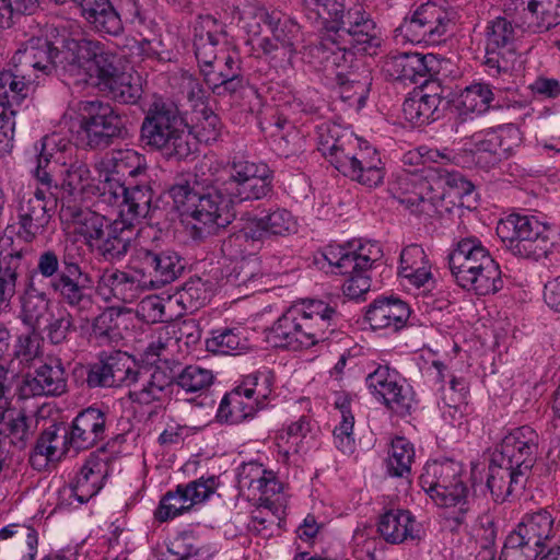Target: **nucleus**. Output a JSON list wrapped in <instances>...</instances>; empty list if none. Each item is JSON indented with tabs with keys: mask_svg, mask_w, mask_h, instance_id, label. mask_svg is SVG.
<instances>
[{
	"mask_svg": "<svg viewBox=\"0 0 560 560\" xmlns=\"http://www.w3.org/2000/svg\"><path fill=\"white\" fill-rule=\"evenodd\" d=\"M60 220L69 225H74V231L89 242L101 241L110 225L105 217L89 209H83L75 203L62 202L59 211Z\"/></svg>",
	"mask_w": 560,
	"mask_h": 560,
	"instance_id": "72a5a7b5",
	"label": "nucleus"
},
{
	"mask_svg": "<svg viewBox=\"0 0 560 560\" xmlns=\"http://www.w3.org/2000/svg\"><path fill=\"white\" fill-rule=\"evenodd\" d=\"M323 255L335 268V273L348 276L342 284L343 294L351 300H358L370 290L371 278L368 273L382 258L383 252L377 243L366 242L358 245L350 243L347 246L329 245Z\"/></svg>",
	"mask_w": 560,
	"mask_h": 560,
	"instance_id": "423d86ee",
	"label": "nucleus"
},
{
	"mask_svg": "<svg viewBox=\"0 0 560 560\" xmlns=\"http://www.w3.org/2000/svg\"><path fill=\"white\" fill-rule=\"evenodd\" d=\"M57 184L36 183L35 190L19 198L16 205L18 235L32 243L47 228L57 207Z\"/></svg>",
	"mask_w": 560,
	"mask_h": 560,
	"instance_id": "ddd939ff",
	"label": "nucleus"
},
{
	"mask_svg": "<svg viewBox=\"0 0 560 560\" xmlns=\"http://www.w3.org/2000/svg\"><path fill=\"white\" fill-rule=\"evenodd\" d=\"M138 364L126 352L115 351L91 365L86 383L90 387L128 386Z\"/></svg>",
	"mask_w": 560,
	"mask_h": 560,
	"instance_id": "aec40b11",
	"label": "nucleus"
},
{
	"mask_svg": "<svg viewBox=\"0 0 560 560\" xmlns=\"http://www.w3.org/2000/svg\"><path fill=\"white\" fill-rule=\"evenodd\" d=\"M101 89L107 91L112 98L124 104L136 103L140 97L139 85L131 83L130 75L122 71L105 81Z\"/></svg>",
	"mask_w": 560,
	"mask_h": 560,
	"instance_id": "e2e57ef3",
	"label": "nucleus"
},
{
	"mask_svg": "<svg viewBox=\"0 0 560 560\" xmlns=\"http://www.w3.org/2000/svg\"><path fill=\"white\" fill-rule=\"evenodd\" d=\"M529 476L504 466L502 462L492 458L489 465L487 487L495 502H504L509 497L524 490Z\"/></svg>",
	"mask_w": 560,
	"mask_h": 560,
	"instance_id": "4c0bfd02",
	"label": "nucleus"
},
{
	"mask_svg": "<svg viewBox=\"0 0 560 560\" xmlns=\"http://www.w3.org/2000/svg\"><path fill=\"white\" fill-rule=\"evenodd\" d=\"M377 530L389 544H404L420 539L421 525L408 510H388L380 516Z\"/></svg>",
	"mask_w": 560,
	"mask_h": 560,
	"instance_id": "473e14b6",
	"label": "nucleus"
},
{
	"mask_svg": "<svg viewBox=\"0 0 560 560\" xmlns=\"http://www.w3.org/2000/svg\"><path fill=\"white\" fill-rule=\"evenodd\" d=\"M81 15L98 33L117 36L124 31L120 15L110 0H72Z\"/></svg>",
	"mask_w": 560,
	"mask_h": 560,
	"instance_id": "58836bf2",
	"label": "nucleus"
},
{
	"mask_svg": "<svg viewBox=\"0 0 560 560\" xmlns=\"http://www.w3.org/2000/svg\"><path fill=\"white\" fill-rule=\"evenodd\" d=\"M522 143L521 130L513 124L498 127L486 132L485 138L477 142V149L481 152L493 154L494 159L509 158Z\"/></svg>",
	"mask_w": 560,
	"mask_h": 560,
	"instance_id": "37998d69",
	"label": "nucleus"
},
{
	"mask_svg": "<svg viewBox=\"0 0 560 560\" xmlns=\"http://www.w3.org/2000/svg\"><path fill=\"white\" fill-rule=\"evenodd\" d=\"M80 126L77 141L90 149H104L121 136L124 121L109 103L91 100L79 104Z\"/></svg>",
	"mask_w": 560,
	"mask_h": 560,
	"instance_id": "f8f14e48",
	"label": "nucleus"
},
{
	"mask_svg": "<svg viewBox=\"0 0 560 560\" xmlns=\"http://www.w3.org/2000/svg\"><path fill=\"white\" fill-rule=\"evenodd\" d=\"M191 508L183 485H178L174 491H168L162 497L154 516L160 522H166L189 511Z\"/></svg>",
	"mask_w": 560,
	"mask_h": 560,
	"instance_id": "680f3d73",
	"label": "nucleus"
},
{
	"mask_svg": "<svg viewBox=\"0 0 560 560\" xmlns=\"http://www.w3.org/2000/svg\"><path fill=\"white\" fill-rule=\"evenodd\" d=\"M423 44H440L453 32L455 13L434 3L423 4Z\"/></svg>",
	"mask_w": 560,
	"mask_h": 560,
	"instance_id": "49530a36",
	"label": "nucleus"
},
{
	"mask_svg": "<svg viewBox=\"0 0 560 560\" xmlns=\"http://www.w3.org/2000/svg\"><path fill=\"white\" fill-rule=\"evenodd\" d=\"M214 171L218 173V167ZM272 179L267 164L247 160H234L215 177L233 206L267 197L272 190Z\"/></svg>",
	"mask_w": 560,
	"mask_h": 560,
	"instance_id": "9b49d317",
	"label": "nucleus"
},
{
	"mask_svg": "<svg viewBox=\"0 0 560 560\" xmlns=\"http://www.w3.org/2000/svg\"><path fill=\"white\" fill-rule=\"evenodd\" d=\"M497 234L505 247L521 258L538 260L553 246L550 229L534 215L510 214L499 222Z\"/></svg>",
	"mask_w": 560,
	"mask_h": 560,
	"instance_id": "6e6552de",
	"label": "nucleus"
},
{
	"mask_svg": "<svg viewBox=\"0 0 560 560\" xmlns=\"http://www.w3.org/2000/svg\"><path fill=\"white\" fill-rule=\"evenodd\" d=\"M133 235V226L117 218L110 223L104 237L95 244V248L105 260H121L131 247Z\"/></svg>",
	"mask_w": 560,
	"mask_h": 560,
	"instance_id": "ea45409f",
	"label": "nucleus"
},
{
	"mask_svg": "<svg viewBox=\"0 0 560 560\" xmlns=\"http://www.w3.org/2000/svg\"><path fill=\"white\" fill-rule=\"evenodd\" d=\"M410 182H412V178L408 174L399 177L398 185L401 190L398 197L399 201L410 209L412 213L430 215L433 211V203L431 200L424 198L421 191L410 190Z\"/></svg>",
	"mask_w": 560,
	"mask_h": 560,
	"instance_id": "338daca9",
	"label": "nucleus"
},
{
	"mask_svg": "<svg viewBox=\"0 0 560 560\" xmlns=\"http://www.w3.org/2000/svg\"><path fill=\"white\" fill-rule=\"evenodd\" d=\"M557 530L553 516L541 509L526 514L512 534L544 552Z\"/></svg>",
	"mask_w": 560,
	"mask_h": 560,
	"instance_id": "c9c22d12",
	"label": "nucleus"
},
{
	"mask_svg": "<svg viewBox=\"0 0 560 560\" xmlns=\"http://www.w3.org/2000/svg\"><path fill=\"white\" fill-rule=\"evenodd\" d=\"M468 275L469 278L462 277L456 283L477 295L495 293L503 288L500 267L492 257L487 258L482 266L476 267Z\"/></svg>",
	"mask_w": 560,
	"mask_h": 560,
	"instance_id": "79ce46f5",
	"label": "nucleus"
},
{
	"mask_svg": "<svg viewBox=\"0 0 560 560\" xmlns=\"http://www.w3.org/2000/svg\"><path fill=\"white\" fill-rule=\"evenodd\" d=\"M436 67L438 60L431 54L394 52L384 60L383 71L393 80L418 83L419 78L435 73Z\"/></svg>",
	"mask_w": 560,
	"mask_h": 560,
	"instance_id": "bb28decb",
	"label": "nucleus"
},
{
	"mask_svg": "<svg viewBox=\"0 0 560 560\" xmlns=\"http://www.w3.org/2000/svg\"><path fill=\"white\" fill-rule=\"evenodd\" d=\"M266 275L261 271L260 261L256 257L244 258L240 260L228 276V282L238 288L244 287L248 292L265 290L264 278Z\"/></svg>",
	"mask_w": 560,
	"mask_h": 560,
	"instance_id": "09e8293b",
	"label": "nucleus"
},
{
	"mask_svg": "<svg viewBox=\"0 0 560 560\" xmlns=\"http://www.w3.org/2000/svg\"><path fill=\"white\" fill-rule=\"evenodd\" d=\"M410 316L409 306L399 299H377L370 304L365 319L372 329H390L397 331L402 328Z\"/></svg>",
	"mask_w": 560,
	"mask_h": 560,
	"instance_id": "f704fd0d",
	"label": "nucleus"
},
{
	"mask_svg": "<svg viewBox=\"0 0 560 560\" xmlns=\"http://www.w3.org/2000/svg\"><path fill=\"white\" fill-rule=\"evenodd\" d=\"M25 250H12L2 256L0 252V306H8L15 293L16 280Z\"/></svg>",
	"mask_w": 560,
	"mask_h": 560,
	"instance_id": "8fccbe9b",
	"label": "nucleus"
},
{
	"mask_svg": "<svg viewBox=\"0 0 560 560\" xmlns=\"http://www.w3.org/2000/svg\"><path fill=\"white\" fill-rule=\"evenodd\" d=\"M319 151L343 176L363 186H380L385 177L384 163L375 148L352 131L334 125L320 135Z\"/></svg>",
	"mask_w": 560,
	"mask_h": 560,
	"instance_id": "f03ea898",
	"label": "nucleus"
},
{
	"mask_svg": "<svg viewBox=\"0 0 560 560\" xmlns=\"http://www.w3.org/2000/svg\"><path fill=\"white\" fill-rule=\"evenodd\" d=\"M88 78H97V85L101 88L108 79L120 72L119 57L108 49L104 44L97 42V49H94Z\"/></svg>",
	"mask_w": 560,
	"mask_h": 560,
	"instance_id": "6e6d98bb",
	"label": "nucleus"
},
{
	"mask_svg": "<svg viewBox=\"0 0 560 560\" xmlns=\"http://www.w3.org/2000/svg\"><path fill=\"white\" fill-rule=\"evenodd\" d=\"M538 442L539 436L530 427L516 428L503 438L493 458L529 476L537 459Z\"/></svg>",
	"mask_w": 560,
	"mask_h": 560,
	"instance_id": "dca6fc26",
	"label": "nucleus"
},
{
	"mask_svg": "<svg viewBox=\"0 0 560 560\" xmlns=\"http://www.w3.org/2000/svg\"><path fill=\"white\" fill-rule=\"evenodd\" d=\"M521 26L527 34L546 33L560 24V0H518Z\"/></svg>",
	"mask_w": 560,
	"mask_h": 560,
	"instance_id": "c85d7f7f",
	"label": "nucleus"
},
{
	"mask_svg": "<svg viewBox=\"0 0 560 560\" xmlns=\"http://www.w3.org/2000/svg\"><path fill=\"white\" fill-rule=\"evenodd\" d=\"M96 290L106 302L132 303L147 290L138 272L106 268L98 276Z\"/></svg>",
	"mask_w": 560,
	"mask_h": 560,
	"instance_id": "5701e85b",
	"label": "nucleus"
},
{
	"mask_svg": "<svg viewBox=\"0 0 560 560\" xmlns=\"http://www.w3.org/2000/svg\"><path fill=\"white\" fill-rule=\"evenodd\" d=\"M326 39L327 33L323 32L319 42L311 49L312 55L317 58L326 69H346L350 67L354 57L352 49L355 48L359 51V45L347 39H341L340 37H338L337 40L335 39L334 43L329 42V44Z\"/></svg>",
	"mask_w": 560,
	"mask_h": 560,
	"instance_id": "a19ab883",
	"label": "nucleus"
},
{
	"mask_svg": "<svg viewBox=\"0 0 560 560\" xmlns=\"http://www.w3.org/2000/svg\"><path fill=\"white\" fill-rule=\"evenodd\" d=\"M141 138L167 159H186L197 145L177 106L162 97H154L150 104L142 121Z\"/></svg>",
	"mask_w": 560,
	"mask_h": 560,
	"instance_id": "39448f33",
	"label": "nucleus"
},
{
	"mask_svg": "<svg viewBox=\"0 0 560 560\" xmlns=\"http://www.w3.org/2000/svg\"><path fill=\"white\" fill-rule=\"evenodd\" d=\"M208 162H201L196 166L195 184L201 191L194 207H190V214L196 222L213 233L217 229L225 228L235 217L233 205L222 189L221 183L215 182L217 173Z\"/></svg>",
	"mask_w": 560,
	"mask_h": 560,
	"instance_id": "9d476101",
	"label": "nucleus"
},
{
	"mask_svg": "<svg viewBox=\"0 0 560 560\" xmlns=\"http://www.w3.org/2000/svg\"><path fill=\"white\" fill-rule=\"evenodd\" d=\"M541 553L542 551L511 533L505 539L499 560H536Z\"/></svg>",
	"mask_w": 560,
	"mask_h": 560,
	"instance_id": "774afa93",
	"label": "nucleus"
},
{
	"mask_svg": "<svg viewBox=\"0 0 560 560\" xmlns=\"http://www.w3.org/2000/svg\"><path fill=\"white\" fill-rule=\"evenodd\" d=\"M494 100L489 84L478 82L465 88L458 96V106L466 113L483 114Z\"/></svg>",
	"mask_w": 560,
	"mask_h": 560,
	"instance_id": "4d7b16f0",
	"label": "nucleus"
},
{
	"mask_svg": "<svg viewBox=\"0 0 560 560\" xmlns=\"http://www.w3.org/2000/svg\"><path fill=\"white\" fill-rule=\"evenodd\" d=\"M327 43L340 37L359 45V51L373 55L381 45L375 22L360 0H341L337 13L327 20L324 28Z\"/></svg>",
	"mask_w": 560,
	"mask_h": 560,
	"instance_id": "1a4fd4ad",
	"label": "nucleus"
},
{
	"mask_svg": "<svg viewBox=\"0 0 560 560\" xmlns=\"http://www.w3.org/2000/svg\"><path fill=\"white\" fill-rule=\"evenodd\" d=\"M335 405L341 413V421L334 430L335 444L342 453H352L354 417L350 410V400L346 396H340Z\"/></svg>",
	"mask_w": 560,
	"mask_h": 560,
	"instance_id": "bf43d9fd",
	"label": "nucleus"
},
{
	"mask_svg": "<svg viewBox=\"0 0 560 560\" xmlns=\"http://www.w3.org/2000/svg\"><path fill=\"white\" fill-rule=\"evenodd\" d=\"M275 374L269 369L259 370L247 375L238 386L246 398L253 399L260 408L272 392Z\"/></svg>",
	"mask_w": 560,
	"mask_h": 560,
	"instance_id": "13d9d810",
	"label": "nucleus"
},
{
	"mask_svg": "<svg viewBox=\"0 0 560 560\" xmlns=\"http://www.w3.org/2000/svg\"><path fill=\"white\" fill-rule=\"evenodd\" d=\"M242 392L237 386L222 398L217 412L220 422L240 423L253 417L260 408L253 399L246 398Z\"/></svg>",
	"mask_w": 560,
	"mask_h": 560,
	"instance_id": "de8ad7c7",
	"label": "nucleus"
},
{
	"mask_svg": "<svg viewBox=\"0 0 560 560\" xmlns=\"http://www.w3.org/2000/svg\"><path fill=\"white\" fill-rule=\"evenodd\" d=\"M491 255L489 250L482 245L479 238L469 236L462 238L457 242L456 247L448 255V265L455 281L462 277L469 278V271L482 262Z\"/></svg>",
	"mask_w": 560,
	"mask_h": 560,
	"instance_id": "e433bc0d",
	"label": "nucleus"
},
{
	"mask_svg": "<svg viewBox=\"0 0 560 560\" xmlns=\"http://www.w3.org/2000/svg\"><path fill=\"white\" fill-rule=\"evenodd\" d=\"M184 268L180 257L173 250L155 252L139 247L131 258V269L140 275L147 290L159 289L175 281Z\"/></svg>",
	"mask_w": 560,
	"mask_h": 560,
	"instance_id": "2eb2a0df",
	"label": "nucleus"
},
{
	"mask_svg": "<svg viewBox=\"0 0 560 560\" xmlns=\"http://www.w3.org/2000/svg\"><path fill=\"white\" fill-rule=\"evenodd\" d=\"M467 479L464 466L453 459L427 463L419 477L420 487L436 505L455 509L447 516V521L453 523L452 530L466 525L468 520L475 515Z\"/></svg>",
	"mask_w": 560,
	"mask_h": 560,
	"instance_id": "20e7f679",
	"label": "nucleus"
},
{
	"mask_svg": "<svg viewBox=\"0 0 560 560\" xmlns=\"http://www.w3.org/2000/svg\"><path fill=\"white\" fill-rule=\"evenodd\" d=\"M340 314L322 300H306L289 307L272 325L269 339L276 347L298 350L329 338Z\"/></svg>",
	"mask_w": 560,
	"mask_h": 560,
	"instance_id": "7ed1b4c3",
	"label": "nucleus"
},
{
	"mask_svg": "<svg viewBox=\"0 0 560 560\" xmlns=\"http://www.w3.org/2000/svg\"><path fill=\"white\" fill-rule=\"evenodd\" d=\"M176 382L186 393H202L213 383V373L199 365H188L178 374Z\"/></svg>",
	"mask_w": 560,
	"mask_h": 560,
	"instance_id": "0e129e2a",
	"label": "nucleus"
},
{
	"mask_svg": "<svg viewBox=\"0 0 560 560\" xmlns=\"http://www.w3.org/2000/svg\"><path fill=\"white\" fill-rule=\"evenodd\" d=\"M71 148L70 141L59 133L47 135L35 144L37 165L33 171L36 183L42 185L55 184L51 177V165L66 164V152Z\"/></svg>",
	"mask_w": 560,
	"mask_h": 560,
	"instance_id": "c756f323",
	"label": "nucleus"
},
{
	"mask_svg": "<svg viewBox=\"0 0 560 560\" xmlns=\"http://www.w3.org/2000/svg\"><path fill=\"white\" fill-rule=\"evenodd\" d=\"M60 49V33L55 25H45L33 34L14 54L12 61L16 72L30 68L50 73L57 67V52Z\"/></svg>",
	"mask_w": 560,
	"mask_h": 560,
	"instance_id": "4468645a",
	"label": "nucleus"
},
{
	"mask_svg": "<svg viewBox=\"0 0 560 560\" xmlns=\"http://www.w3.org/2000/svg\"><path fill=\"white\" fill-rule=\"evenodd\" d=\"M32 418L21 411L15 416L13 413L4 415V419L0 420V447L11 443L23 447L32 434Z\"/></svg>",
	"mask_w": 560,
	"mask_h": 560,
	"instance_id": "5fc2aeb1",
	"label": "nucleus"
},
{
	"mask_svg": "<svg viewBox=\"0 0 560 560\" xmlns=\"http://www.w3.org/2000/svg\"><path fill=\"white\" fill-rule=\"evenodd\" d=\"M28 81L24 75L10 70L0 72V108H7L11 115L15 114V106L27 96Z\"/></svg>",
	"mask_w": 560,
	"mask_h": 560,
	"instance_id": "603ef678",
	"label": "nucleus"
},
{
	"mask_svg": "<svg viewBox=\"0 0 560 560\" xmlns=\"http://www.w3.org/2000/svg\"><path fill=\"white\" fill-rule=\"evenodd\" d=\"M438 89L436 84H430L425 80L421 88L415 90L402 104L405 119L415 126H422L438 119L442 102L436 92Z\"/></svg>",
	"mask_w": 560,
	"mask_h": 560,
	"instance_id": "7c9ffc66",
	"label": "nucleus"
},
{
	"mask_svg": "<svg viewBox=\"0 0 560 560\" xmlns=\"http://www.w3.org/2000/svg\"><path fill=\"white\" fill-rule=\"evenodd\" d=\"M67 390V373L59 359H49L33 374H26L20 385L21 398L60 396Z\"/></svg>",
	"mask_w": 560,
	"mask_h": 560,
	"instance_id": "4be33fe9",
	"label": "nucleus"
},
{
	"mask_svg": "<svg viewBox=\"0 0 560 560\" xmlns=\"http://www.w3.org/2000/svg\"><path fill=\"white\" fill-rule=\"evenodd\" d=\"M112 455L104 448L89 456L78 474L72 489L73 495L80 503L88 502L100 492L104 486V480L112 471Z\"/></svg>",
	"mask_w": 560,
	"mask_h": 560,
	"instance_id": "b1692460",
	"label": "nucleus"
},
{
	"mask_svg": "<svg viewBox=\"0 0 560 560\" xmlns=\"http://www.w3.org/2000/svg\"><path fill=\"white\" fill-rule=\"evenodd\" d=\"M106 413L98 408L89 407L73 419L70 432H66L69 446L86 450L105 438Z\"/></svg>",
	"mask_w": 560,
	"mask_h": 560,
	"instance_id": "cd10ccee",
	"label": "nucleus"
},
{
	"mask_svg": "<svg viewBox=\"0 0 560 560\" xmlns=\"http://www.w3.org/2000/svg\"><path fill=\"white\" fill-rule=\"evenodd\" d=\"M248 339L238 328L215 330L206 340V349L215 354H238L249 349Z\"/></svg>",
	"mask_w": 560,
	"mask_h": 560,
	"instance_id": "864d4df0",
	"label": "nucleus"
},
{
	"mask_svg": "<svg viewBox=\"0 0 560 560\" xmlns=\"http://www.w3.org/2000/svg\"><path fill=\"white\" fill-rule=\"evenodd\" d=\"M34 528L12 524L0 530V556L3 560H34L37 552Z\"/></svg>",
	"mask_w": 560,
	"mask_h": 560,
	"instance_id": "2f4dec72",
	"label": "nucleus"
},
{
	"mask_svg": "<svg viewBox=\"0 0 560 560\" xmlns=\"http://www.w3.org/2000/svg\"><path fill=\"white\" fill-rule=\"evenodd\" d=\"M366 385L371 393L399 416L410 413L413 393L396 371L387 366H378L366 376Z\"/></svg>",
	"mask_w": 560,
	"mask_h": 560,
	"instance_id": "f3484780",
	"label": "nucleus"
},
{
	"mask_svg": "<svg viewBox=\"0 0 560 560\" xmlns=\"http://www.w3.org/2000/svg\"><path fill=\"white\" fill-rule=\"evenodd\" d=\"M96 177H92L91 171L88 165L83 162L71 163L69 168L66 171V176L62 182V187L70 194L77 191H84L91 186L96 188Z\"/></svg>",
	"mask_w": 560,
	"mask_h": 560,
	"instance_id": "69168bd1",
	"label": "nucleus"
},
{
	"mask_svg": "<svg viewBox=\"0 0 560 560\" xmlns=\"http://www.w3.org/2000/svg\"><path fill=\"white\" fill-rule=\"evenodd\" d=\"M398 273L418 288L431 279V264L420 245L411 244L401 250Z\"/></svg>",
	"mask_w": 560,
	"mask_h": 560,
	"instance_id": "c03bdc74",
	"label": "nucleus"
},
{
	"mask_svg": "<svg viewBox=\"0 0 560 560\" xmlns=\"http://www.w3.org/2000/svg\"><path fill=\"white\" fill-rule=\"evenodd\" d=\"M143 156L132 149H118L107 152L95 164L96 189L105 194L110 182L122 183L125 176L135 177L142 172Z\"/></svg>",
	"mask_w": 560,
	"mask_h": 560,
	"instance_id": "412c9836",
	"label": "nucleus"
},
{
	"mask_svg": "<svg viewBox=\"0 0 560 560\" xmlns=\"http://www.w3.org/2000/svg\"><path fill=\"white\" fill-rule=\"evenodd\" d=\"M59 429L50 427L43 431L30 455L31 465L40 470L45 468L49 462H55L61 458L66 453L69 442L67 434L59 435Z\"/></svg>",
	"mask_w": 560,
	"mask_h": 560,
	"instance_id": "a18cd8bd",
	"label": "nucleus"
},
{
	"mask_svg": "<svg viewBox=\"0 0 560 560\" xmlns=\"http://www.w3.org/2000/svg\"><path fill=\"white\" fill-rule=\"evenodd\" d=\"M102 194L104 201L118 207V219L135 226L144 219L151 207L152 190L145 185L126 187L124 183L110 182Z\"/></svg>",
	"mask_w": 560,
	"mask_h": 560,
	"instance_id": "a211bd4d",
	"label": "nucleus"
},
{
	"mask_svg": "<svg viewBox=\"0 0 560 560\" xmlns=\"http://www.w3.org/2000/svg\"><path fill=\"white\" fill-rule=\"evenodd\" d=\"M415 447L406 438L397 436L392 441L386 469L389 476L409 478L415 462Z\"/></svg>",
	"mask_w": 560,
	"mask_h": 560,
	"instance_id": "3c124183",
	"label": "nucleus"
},
{
	"mask_svg": "<svg viewBox=\"0 0 560 560\" xmlns=\"http://www.w3.org/2000/svg\"><path fill=\"white\" fill-rule=\"evenodd\" d=\"M521 11L516 2L508 5L503 15L489 21L485 31V65L491 75L509 74L514 58V44L523 35L527 34V28L521 26Z\"/></svg>",
	"mask_w": 560,
	"mask_h": 560,
	"instance_id": "0eeeda50",
	"label": "nucleus"
},
{
	"mask_svg": "<svg viewBox=\"0 0 560 560\" xmlns=\"http://www.w3.org/2000/svg\"><path fill=\"white\" fill-rule=\"evenodd\" d=\"M238 482L241 488H247L254 495L259 494V508L272 513L281 509L283 485L272 470H267L257 463L245 464Z\"/></svg>",
	"mask_w": 560,
	"mask_h": 560,
	"instance_id": "6ab92c4d",
	"label": "nucleus"
},
{
	"mask_svg": "<svg viewBox=\"0 0 560 560\" xmlns=\"http://www.w3.org/2000/svg\"><path fill=\"white\" fill-rule=\"evenodd\" d=\"M97 40L70 38L60 34V49L57 52V67L79 81L88 80V72Z\"/></svg>",
	"mask_w": 560,
	"mask_h": 560,
	"instance_id": "a878e982",
	"label": "nucleus"
},
{
	"mask_svg": "<svg viewBox=\"0 0 560 560\" xmlns=\"http://www.w3.org/2000/svg\"><path fill=\"white\" fill-rule=\"evenodd\" d=\"M49 280V288L59 301L74 310L80 316L89 317L95 305L91 293L93 279L81 266L79 259L66 248L62 257L54 249L38 254L34 275L28 279L22 295V315L26 324L40 328L48 322L51 300L36 285V276Z\"/></svg>",
	"mask_w": 560,
	"mask_h": 560,
	"instance_id": "f257e3e1",
	"label": "nucleus"
},
{
	"mask_svg": "<svg viewBox=\"0 0 560 560\" xmlns=\"http://www.w3.org/2000/svg\"><path fill=\"white\" fill-rule=\"evenodd\" d=\"M172 377L164 371L138 366L128 387L132 402L150 405L165 400L171 394Z\"/></svg>",
	"mask_w": 560,
	"mask_h": 560,
	"instance_id": "393cba45",
	"label": "nucleus"
},
{
	"mask_svg": "<svg viewBox=\"0 0 560 560\" xmlns=\"http://www.w3.org/2000/svg\"><path fill=\"white\" fill-rule=\"evenodd\" d=\"M195 174L188 177L178 178L168 189L170 197L174 206L183 215L190 214V207H194L201 191L200 187L194 182Z\"/></svg>",
	"mask_w": 560,
	"mask_h": 560,
	"instance_id": "052dcab7",
	"label": "nucleus"
}]
</instances>
